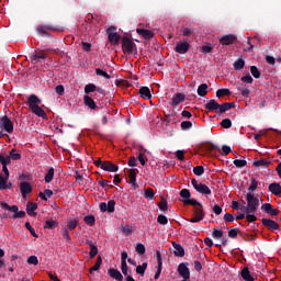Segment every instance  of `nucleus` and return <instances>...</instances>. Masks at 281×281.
Wrapping results in <instances>:
<instances>
[{
	"label": "nucleus",
	"instance_id": "obj_1",
	"mask_svg": "<svg viewBox=\"0 0 281 281\" xmlns=\"http://www.w3.org/2000/svg\"><path fill=\"white\" fill-rule=\"evenodd\" d=\"M247 204H241V212H245L246 214V221L248 223H255V221H258V217H256V211L258 210L260 205V200L258 198L254 196V193L249 192L247 193Z\"/></svg>",
	"mask_w": 281,
	"mask_h": 281
},
{
	"label": "nucleus",
	"instance_id": "obj_2",
	"mask_svg": "<svg viewBox=\"0 0 281 281\" xmlns=\"http://www.w3.org/2000/svg\"><path fill=\"white\" fill-rule=\"evenodd\" d=\"M27 105L30 111L37 115V117H42L43 120L47 119V113L41 106V99L36 97V94H31L27 99Z\"/></svg>",
	"mask_w": 281,
	"mask_h": 281
},
{
	"label": "nucleus",
	"instance_id": "obj_3",
	"mask_svg": "<svg viewBox=\"0 0 281 281\" xmlns=\"http://www.w3.org/2000/svg\"><path fill=\"white\" fill-rule=\"evenodd\" d=\"M232 104L233 103L218 104V102H216V100H210L205 104V109H207L210 112L214 111V113H225V112L229 111V109H232Z\"/></svg>",
	"mask_w": 281,
	"mask_h": 281
},
{
	"label": "nucleus",
	"instance_id": "obj_4",
	"mask_svg": "<svg viewBox=\"0 0 281 281\" xmlns=\"http://www.w3.org/2000/svg\"><path fill=\"white\" fill-rule=\"evenodd\" d=\"M0 126H1L0 135L3 133V128L4 131H7V133H12L14 131V124H12V121L8 116L1 117Z\"/></svg>",
	"mask_w": 281,
	"mask_h": 281
},
{
	"label": "nucleus",
	"instance_id": "obj_5",
	"mask_svg": "<svg viewBox=\"0 0 281 281\" xmlns=\"http://www.w3.org/2000/svg\"><path fill=\"white\" fill-rule=\"evenodd\" d=\"M191 184L193 186L194 190H196V192H199L200 194H212V190L210 189V187L203 183H199L196 179H192Z\"/></svg>",
	"mask_w": 281,
	"mask_h": 281
},
{
	"label": "nucleus",
	"instance_id": "obj_6",
	"mask_svg": "<svg viewBox=\"0 0 281 281\" xmlns=\"http://www.w3.org/2000/svg\"><path fill=\"white\" fill-rule=\"evenodd\" d=\"M122 49L124 54H133V50L135 49V44L131 38L123 37L122 40Z\"/></svg>",
	"mask_w": 281,
	"mask_h": 281
},
{
	"label": "nucleus",
	"instance_id": "obj_7",
	"mask_svg": "<svg viewBox=\"0 0 281 281\" xmlns=\"http://www.w3.org/2000/svg\"><path fill=\"white\" fill-rule=\"evenodd\" d=\"M178 273L183 278L182 281H190V268H188V263H180L178 266Z\"/></svg>",
	"mask_w": 281,
	"mask_h": 281
},
{
	"label": "nucleus",
	"instance_id": "obj_8",
	"mask_svg": "<svg viewBox=\"0 0 281 281\" xmlns=\"http://www.w3.org/2000/svg\"><path fill=\"white\" fill-rule=\"evenodd\" d=\"M205 218V213L203 212V209L195 207L194 216L189 220V223H201Z\"/></svg>",
	"mask_w": 281,
	"mask_h": 281
},
{
	"label": "nucleus",
	"instance_id": "obj_9",
	"mask_svg": "<svg viewBox=\"0 0 281 281\" xmlns=\"http://www.w3.org/2000/svg\"><path fill=\"white\" fill-rule=\"evenodd\" d=\"M47 58V54L43 50H35V53L31 56V61L33 65H36L37 63H43V60Z\"/></svg>",
	"mask_w": 281,
	"mask_h": 281
},
{
	"label": "nucleus",
	"instance_id": "obj_10",
	"mask_svg": "<svg viewBox=\"0 0 281 281\" xmlns=\"http://www.w3.org/2000/svg\"><path fill=\"white\" fill-rule=\"evenodd\" d=\"M108 34H109V41L112 45H117L120 43V34L115 32V27H110L108 29Z\"/></svg>",
	"mask_w": 281,
	"mask_h": 281
},
{
	"label": "nucleus",
	"instance_id": "obj_11",
	"mask_svg": "<svg viewBox=\"0 0 281 281\" xmlns=\"http://www.w3.org/2000/svg\"><path fill=\"white\" fill-rule=\"evenodd\" d=\"M188 49H190V43L178 42L175 52H177V54H188Z\"/></svg>",
	"mask_w": 281,
	"mask_h": 281
},
{
	"label": "nucleus",
	"instance_id": "obj_12",
	"mask_svg": "<svg viewBox=\"0 0 281 281\" xmlns=\"http://www.w3.org/2000/svg\"><path fill=\"white\" fill-rule=\"evenodd\" d=\"M101 170H105L106 172H117L120 168L117 167V165L111 161H103V164L101 165Z\"/></svg>",
	"mask_w": 281,
	"mask_h": 281
},
{
	"label": "nucleus",
	"instance_id": "obj_13",
	"mask_svg": "<svg viewBox=\"0 0 281 281\" xmlns=\"http://www.w3.org/2000/svg\"><path fill=\"white\" fill-rule=\"evenodd\" d=\"M172 247H173V254L178 258H183L186 256V249H183V246L181 244H178L177 241H172Z\"/></svg>",
	"mask_w": 281,
	"mask_h": 281
},
{
	"label": "nucleus",
	"instance_id": "obj_14",
	"mask_svg": "<svg viewBox=\"0 0 281 281\" xmlns=\"http://www.w3.org/2000/svg\"><path fill=\"white\" fill-rule=\"evenodd\" d=\"M261 210L267 214H270V216H278V214H280V211L278 209H273L270 203L262 204Z\"/></svg>",
	"mask_w": 281,
	"mask_h": 281
},
{
	"label": "nucleus",
	"instance_id": "obj_15",
	"mask_svg": "<svg viewBox=\"0 0 281 281\" xmlns=\"http://www.w3.org/2000/svg\"><path fill=\"white\" fill-rule=\"evenodd\" d=\"M236 41V35L234 34H228V35H223L220 37V43L221 45H232Z\"/></svg>",
	"mask_w": 281,
	"mask_h": 281
},
{
	"label": "nucleus",
	"instance_id": "obj_16",
	"mask_svg": "<svg viewBox=\"0 0 281 281\" xmlns=\"http://www.w3.org/2000/svg\"><path fill=\"white\" fill-rule=\"evenodd\" d=\"M20 191H21L23 199H25V196H27V194H30V192H32V184H30V182H21Z\"/></svg>",
	"mask_w": 281,
	"mask_h": 281
},
{
	"label": "nucleus",
	"instance_id": "obj_17",
	"mask_svg": "<svg viewBox=\"0 0 281 281\" xmlns=\"http://www.w3.org/2000/svg\"><path fill=\"white\" fill-rule=\"evenodd\" d=\"M261 223H262V225L268 227V229H272V231H276V229H278L280 227V225H278L276 223V221L269 220V218H262Z\"/></svg>",
	"mask_w": 281,
	"mask_h": 281
},
{
	"label": "nucleus",
	"instance_id": "obj_18",
	"mask_svg": "<svg viewBox=\"0 0 281 281\" xmlns=\"http://www.w3.org/2000/svg\"><path fill=\"white\" fill-rule=\"evenodd\" d=\"M110 278H113V280H119L122 281L124 280V277L122 276V272H120V270L111 268L108 271Z\"/></svg>",
	"mask_w": 281,
	"mask_h": 281
},
{
	"label": "nucleus",
	"instance_id": "obj_19",
	"mask_svg": "<svg viewBox=\"0 0 281 281\" xmlns=\"http://www.w3.org/2000/svg\"><path fill=\"white\" fill-rule=\"evenodd\" d=\"M269 192L271 194H274V196H280L281 194V186L278 182H273L269 186Z\"/></svg>",
	"mask_w": 281,
	"mask_h": 281
},
{
	"label": "nucleus",
	"instance_id": "obj_20",
	"mask_svg": "<svg viewBox=\"0 0 281 281\" xmlns=\"http://www.w3.org/2000/svg\"><path fill=\"white\" fill-rule=\"evenodd\" d=\"M139 95L143 98V100H150V98H153V94H150V88L142 87L139 89Z\"/></svg>",
	"mask_w": 281,
	"mask_h": 281
},
{
	"label": "nucleus",
	"instance_id": "obj_21",
	"mask_svg": "<svg viewBox=\"0 0 281 281\" xmlns=\"http://www.w3.org/2000/svg\"><path fill=\"white\" fill-rule=\"evenodd\" d=\"M252 166H255V168H269V166H271V161L267 159L255 160Z\"/></svg>",
	"mask_w": 281,
	"mask_h": 281
},
{
	"label": "nucleus",
	"instance_id": "obj_22",
	"mask_svg": "<svg viewBox=\"0 0 281 281\" xmlns=\"http://www.w3.org/2000/svg\"><path fill=\"white\" fill-rule=\"evenodd\" d=\"M186 101V95H183L182 93H177L172 97V105L173 106H179V104H181V102Z\"/></svg>",
	"mask_w": 281,
	"mask_h": 281
},
{
	"label": "nucleus",
	"instance_id": "obj_23",
	"mask_svg": "<svg viewBox=\"0 0 281 281\" xmlns=\"http://www.w3.org/2000/svg\"><path fill=\"white\" fill-rule=\"evenodd\" d=\"M128 179H130V184L135 188V186H137V172H135V169H131L128 171Z\"/></svg>",
	"mask_w": 281,
	"mask_h": 281
},
{
	"label": "nucleus",
	"instance_id": "obj_24",
	"mask_svg": "<svg viewBox=\"0 0 281 281\" xmlns=\"http://www.w3.org/2000/svg\"><path fill=\"white\" fill-rule=\"evenodd\" d=\"M207 83H202L198 87V95H200V98H205V95H207Z\"/></svg>",
	"mask_w": 281,
	"mask_h": 281
},
{
	"label": "nucleus",
	"instance_id": "obj_25",
	"mask_svg": "<svg viewBox=\"0 0 281 281\" xmlns=\"http://www.w3.org/2000/svg\"><path fill=\"white\" fill-rule=\"evenodd\" d=\"M83 102H85L86 106H88L91 110L95 109V106H97L95 101H93V99L89 95L83 97Z\"/></svg>",
	"mask_w": 281,
	"mask_h": 281
},
{
	"label": "nucleus",
	"instance_id": "obj_26",
	"mask_svg": "<svg viewBox=\"0 0 281 281\" xmlns=\"http://www.w3.org/2000/svg\"><path fill=\"white\" fill-rule=\"evenodd\" d=\"M157 260H158V269L157 272L155 273V280H159V277L161 276V252H157Z\"/></svg>",
	"mask_w": 281,
	"mask_h": 281
},
{
	"label": "nucleus",
	"instance_id": "obj_27",
	"mask_svg": "<svg viewBox=\"0 0 281 281\" xmlns=\"http://www.w3.org/2000/svg\"><path fill=\"white\" fill-rule=\"evenodd\" d=\"M137 34H140V36H144L145 38H153L154 34L149 30L144 29H137Z\"/></svg>",
	"mask_w": 281,
	"mask_h": 281
},
{
	"label": "nucleus",
	"instance_id": "obj_28",
	"mask_svg": "<svg viewBox=\"0 0 281 281\" xmlns=\"http://www.w3.org/2000/svg\"><path fill=\"white\" fill-rule=\"evenodd\" d=\"M53 194H54V191L46 189L44 191V193L40 192L38 196H40V199H43V201H47V199H50L53 196Z\"/></svg>",
	"mask_w": 281,
	"mask_h": 281
},
{
	"label": "nucleus",
	"instance_id": "obj_29",
	"mask_svg": "<svg viewBox=\"0 0 281 281\" xmlns=\"http://www.w3.org/2000/svg\"><path fill=\"white\" fill-rule=\"evenodd\" d=\"M241 278L246 281H254V277H251V273L249 272V268H244L241 270Z\"/></svg>",
	"mask_w": 281,
	"mask_h": 281
},
{
	"label": "nucleus",
	"instance_id": "obj_30",
	"mask_svg": "<svg viewBox=\"0 0 281 281\" xmlns=\"http://www.w3.org/2000/svg\"><path fill=\"white\" fill-rule=\"evenodd\" d=\"M36 210H38V204H36V203H29L26 205V212H27L29 216H32V214H34V212H36Z\"/></svg>",
	"mask_w": 281,
	"mask_h": 281
},
{
	"label": "nucleus",
	"instance_id": "obj_31",
	"mask_svg": "<svg viewBox=\"0 0 281 281\" xmlns=\"http://www.w3.org/2000/svg\"><path fill=\"white\" fill-rule=\"evenodd\" d=\"M10 162H11V158L9 155L0 154V164L2 166H10Z\"/></svg>",
	"mask_w": 281,
	"mask_h": 281
},
{
	"label": "nucleus",
	"instance_id": "obj_32",
	"mask_svg": "<svg viewBox=\"0 0 281 281\" xmlns=\"http://www.w3.org/2000/svg\"><path fill=\"white\" fill-rule=\"evenodd\" d=\"M0 205H1L2 210H7L8 212H16L19 210V206H16V205L10 206L5 202H1Z\"/></svg>",
	"mask_w": 281,
	"mask_h": 281
},
{
	"label": "nucleus",
	"instance_id": "obj_33",
	"mask_svg": "<svg viewBox=\"0 0 281 281\" xmlns=\"http://www.w3.org/2000/svg\"><path fill=\"white\" fill-rule=\"evenodd\" d=\"M53 179H54V167H50V168L48 169V171H47L45 178H44V181H45L46 183H52Z\"/></svg>",
	"mask_w": 281,
	"mask_h": 281
},
{
	"label": "nucleus",
	"instance_id": "obj_34",
	"mask_svg": "<svg viewBox=\"0 0 281 281\" xmlns=\"http://www.w3.org/2000/svg\"><path fill=\"white\" fill-rule=\"evenodd\" d=\"M234 69L236 70V71H240V69H245V59H238V60H236L235 63H234Z\"/></svg>",
	"mask_w": 281,
	"mask_h": 281
},
{
	"label": "nucleus",
	"instance_id": "obj_35",
	"mask_svg": "<svg viewBox=\"0 0 281 281\" xmlns=\"http://www.w3.org/2000/svg\"><path fill=\"white\" fill-rule=\"evenodd\" d=\"M144 198L148 199V201H153V199H155V191L150 188L145 189Z\"/></svg>",
	"mask_w": 281,
	"mask_h": 281
},
{
	"label": "nucleus",
	"instance_id": "obj_36",
	"mask_svg": "<svg viewBox=\"0 0 281 281\" xmlns=\"http://www.w3.org/2000/svg\"><path fill=\"white\" fill-rule=\"evenodd\" d=\"M146 269H148V263L144 262L142 266L136 267V273L144 276V273H146Z\"/></svg>",
	"mask_w": 281,
	"mask_h": 281
},
{
	"label": "nucleus",
	"instance_id": "obj_37",
	"mask_svg": "<svg viewBox=\"0 0 281 281\" xmlns=\"http://www.w3.org/2000/svg\"><path fill=\"white\" fill-rule=\"evenodd\" d=\"M10 159L13 161H19L21 159V154L16 153V149H12L9 155Z\"/></svg>",
	"mask_w": 281,
	"mask_h": 281
},
{
	"label": "nucleus",
	"instance_id": "obj_38",
	"mask_svg": "<svg viewBox=\"0 0 281 281\" xmlns=\"http://www.w3.org/2000/svg\"><path fill=\"white\" fill-rule=\"evenodd\" d=\"M98 87H95V85L93 83H89L85 87V93L89 94V93H93V91H97Z\"/></svg>",
	"mask_w": 281,
	"mask_h": 281
},
{
	"label": "nucleus",
	"instance_id": "obj_39",
	"mask_svg": "<svg viewBox=\"0 0 281 281\" xmlns=\"http://www.w3.org/2000/svg\"><path fill=\"white\" fill-rule=\"evenodd\" d=\"M101 265H102V257H98L95 265L90 268V273H93V271H98Z\"/></svg>",
	"mask_w": 281,
	"mask_h": 281
},
{
	"label": "nucleus",
	"instance_id": "obj_40",
	"mask_svg": "<svg viewBox=\"0 0 281 281\" xmlns=\"http://www.w3.org/2000/svg\"><path fill=\"white\" fill-rule=\"evenodd\" d=\"M85 223H86V225H89L91 227L95 224V217L92 215H87L85 217Z\"/></svg>",
	"mask_w": 281,
	"mask_h": 281
},
{
	"label": "nucleus",
	"instance_id": "obj_41",
	"mask_svg": "<svg viewBox=\"0 0 281 281\" xmlns=\"http://www.w3.org/2000/svg\"><path fill=\"white\" fill-rule=\"evenodd\" d=\"M8 188V176H0V190H5Z\"/></svg>",
	"mask_w": 281,
	"mask_h": 281
},
{
	"label": "nucleus",
	"instance_id": "obj_42",
	"mask_svg": "<svg viewBox=\"0 0 281 281\" xmlns=\"http://www.w3.org/2000/svg\"><path fill=\"white\" fill-rule=\"evenodd\" d=\"M229 89H220L216 91V97L217 98H223V95H231Z\"/></svg>",
	"mask_w": 281,
	"mask_h": 281
},
{
	"label": "nucleus",
	"instance_id": "obj_43",
	"mask_svg": "<svg viewBox=\"0 0 281 281\" xmlns=\"http://www.w3.org/2000/svg\"><path fill=\"white\" fill-rule=\"evenodd\" d=\"M205 172V169L203 166H196L193 168V173L196 175V177H201Z\"/></svg>",
	"mask_w": 281,
	"mask_h": 281
},
{
	"label": "nucleus",
	"instance_id": "obj_44",
	"mask_svg": "<svg viewBox=\"0 0 281 281\" xmlns=\"http://www.w3.org/2000/svg\"><path fill=\"white\" fill-rule=\"evenodd\" d=\"M95 74H97V76H102V78H106V80H111V75H108L106 71H104L100 68L95 69Z\"/></svg>",
	"mask_w": 281,
	"mask_h": 281
},
{
	"label": "nucleus",
	"instance_id": "obj_45",
	"mask_svg": "<svg viewBox=\"0 0 281 281\" xmlns=\"http://www.w3.org/2000/svg\"><path fill=\"white\" fill-rule=\"evenodd\" d=\"M45 229H54L56 227V221L47 220L44 225Z\"/></svg>",
	"mask_w": 281,
	"mask_h": 281
},
{
	"label": "nucleus",
	"instance_id": "obj_46",
	"mask_svg": "<svg viewBox=\"0 0 281 281\" xmlns=\"http://www.w3.org/2000/svg\"><path fill=\"white\" fill-rule=\"evenodd\" d=\"M26 229H29L30 234L33 235L34 238H38V235L36 234V231H34V227L30 224V222L25 223Z\"/></svg>",
	"mask_w": 281,
	"mask_h": 281
},
{
	"label": "nucleus",
	"instance_id": "obj_47",
	"mask_svg": "<svg viewBox=\"0 0 281 281\" xmlns=\"http://www.w3.org/2000/svg\"><path fill=\"white\" fill-rule=\"evenodd\" d=\"M234 166H236V168H245L247 160L236 159L234 160Z\"/></svg>",
	"mask_w": 281,
	"mask_h": 281
},
{
	"label": "nucleus",
	"instance_id": "obj_48",
	"mask_svg": "<svg viewBox=\"0 0 281 281\" xmlns=\"http://www.w3.org/2000/svg\"><path fill=\"white\" fill-rule=\"evenodd\" d=\"M76 227H78V221L71 220L68 222L66 229L72 231V229H76Z\"/></svg>",
	"mask_w": 281,
	"mask_h": 281
},
{
	"label": "nucleus",
	"instance_id": "obj_49",
	"mask_svg": "<svg viewBox=\"0 0 281 281\" xmlns=\"http://www.w3.org/2000/svg\"><path fill=\"white\" fill-rule=\"evenodd\" d=\"M136 251L140 256H144V254H146V246H144V244H137L136 245Z\"/></svg>",
	"mask_w": 281,
	"mask_h": 281
},
{
	"label": "nucleus",
	"instance_id": "obj_50",
	"mask_svg": "<svg viewBox=\"0 0 281 281\" xmlns=\"http://www.w3.org/2000/svg\"><path fill=\"white\" fill-rule=\"evenodd\" d=\"M250 72L254 78H260V70L256 66L250 67Z\"/></svg>",
	"mask_w": 281,
	"mask_h": 281
},
{
	"label": "nucleus",
	"instance_id": "obj_51",
	"mask_svg": "<svg viewBox=\"0 0 281 281\" xmlns=\"http://www.w3.org/2000/svg\"><path fill=\"white\" fill-rule=\"evenodd\" d=\"M106 205H108V212L110 214H112V212H115V202L113 200H110Z\"/></svg>",
	"mask_w": 281,
	"mask_h": 281
},
{
	"label": "nucleus",
	"instance_id": "obj_52",
	"mask_svg": "<svg viewBox=\"0 0 281 281\" xmlns=\"http://www.w3.org/2000/svg\"><path fill=\"white\" fill-rule=\"evenodd\" d=\"M223 128H232V120L229 119H224L221 123Z\"/></svg>",
	"mask_w": 281,
	"mask_h": 281
},
{
	"label": "nucleus",
	"instance_id": "obj_53",
	"mask_svg": "<svg viewBox=\"0 0 281 281\" xmlns=\"http://www.w3.org/2000/svg\"><path fill=\"white\" fill-rule=\"evenodd\" d=\"M241 82H245L246 85H251L254 82V78L251 75H247L241 77Z\"/></svg>",
	"mask_w": 281,
	"mask_h": 281
},
{
	"label": "nucleus",
	"instance_id": "obj_54",
	"mask_svg": "<svg viewBox=\"0 0 281 281\" xmlns=\"http://www.w3.org/2000/svg\"><path fill=\"white\" fill-rule=\"evenodd\" d=\"M212 236L213 238H216V239L223 238V231L214 228Z\"/></svg>",
	"mask_w": 281,
	"mask_h": 281
},
{
	"label": "nucleus",
	"instance_id": "obj_55",
	"mask_svg": "<svg viewBox=\"0 0 281 281\" xmlns=\"http://www.w3.org/2000/svg\"><path fill=\"white\" fill-rule=\"evenodd\" d=\"M27 263H29V265H34V266L38 265V257H37V256H31V257H29V258H27Z\"/></svg>",
	"mask_w": 281,
	"mask_h": 281
},
{
	"label": "nucleus",
	"instance_id": "obj_56",
	"mask_svg": "<svg viewBox=\"0 0 281 281\" xmlns=\"http://www.w3.org/2000/svg\"><path fill=\"white\" fill-rule=\"evenodd\" d=\"M157 221L160 225H168V217L165 215H158Z\"/></svg>",
	"mask_w": 281,
	"mask_h": 281
},
{
	"label": "nucleus",
	"instance_id": "obj_57",
	"mask_svg": "<svg viewBox=\"0 0 281 281\" xmlns=\"http://www.w3.org/2000/svg\"><path fill=\"white\" fill-rule=\"evenodd\" d=\"M180 196H181L182 199H190V196H191L190 190H188V189H182V190L180 191Z\"/></svg>",
	"mask_w": 281,
	"mask_h": 281
},
{
	"label": "nucleus",
	"instance_id": "obj_58",
	"mask_svg": "<svg viewBox=\"0 0 281 281\" xmlns=\"http://www.w3.org/2000/svg\"><path fill=\"white\" fill-rule=\"evenodd\" d=\"M191 126H192V122H190V121H183L181 123L182 131H188Z\"/></svg>",
	"mask_w": 281,
	"mask_h": 281
},
{
	"label": "nucleus",
	"instance_id": "obj_59",
	"mask_svg": "<svg viewBox=\"0 0 281 281\" xmlns=\"http://www.w3.org/2000/svg\"><path fill=\"white\" fill-rule=\"evenodd\" d=\"M258 189V181H256V179H252L251 180V183H250V186H249V191L250 192H254V191H256Z\"/></svg>",
	"mask_w": 281,
	"mask_h": 281
},
{
	"label": "nucleus",
	"instance_id": "obj_60",
	"mask_svg": "<svg viewBox=\"0 0 281 281\" xmlns=\"http://www.w3.org/2000/svg\"><path fill=\"white\" fill-rule=\"evenodd\" d=\"M229 153H232V147H231V146H227V145H224V146L222 147L221 154H222V155H229Z\"/></svg>",
	"mask_w": 281,
	"mask_h": 281
},
{
	"label": "nucleus",
	"instance_id": "obj_61",
	"mask_svg": "<svg viewBox=\"0 0 281 281\" xmlns=\"http://www.w3.org/2000/svg\"><path fill=\"white\" fill-rule=\"evenodd\" d=\"M238 228H233L231 231H228V236L229 238H236V236H238Z\"/></svg>",
	"mask_w": 281,
	"mask_h": 281
},
{
	"label": "nucleus",
	"instance_id": "obj_62",
	"mask_svg": "<svg viewBox=\"0 0 281 281\" xmlns=\"http://www.w3.org/2000/svg\"><path fill=\"white\" fill-rule=\"evenodd\" d=\"M13 213H14L13 218H24V216H25L24 211H16V212H13Z\"/></svg>",
	"mask_w": 281,
	"mask_h": 281
},
{
	"label": "nucleus",
	"instance_id": "obj_63",
	"mask_svg": "<svg viewBox=\"0 0 281 281\" xmlns=\"http://www.w3.org/2000/svg\"><path fill=\"white\" fill-rule=\"evenodd\" d=\"M133 229H131V226L126 225L122 228V233L124 234V236H128L130 234H132Z\"/></svg>",
	"mask_w": 281,
	"mask_h": 281
},
{
	"label": "nucleus",
	"instance_id": "obj_64",
	"mask_svg": "<svg viewBox=\"0 0 281 281\" xmlns=\"http://www.w3.org/2000/svg\"><path fill=\"white\" fill-rule=\"evenodd\" d=\"M182 36H192V30L189 27L182 29Z\"/></svg>",
	"mask_w": 281,
	"mask_h": 281
}]
</instances>
